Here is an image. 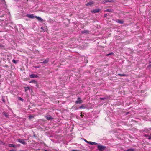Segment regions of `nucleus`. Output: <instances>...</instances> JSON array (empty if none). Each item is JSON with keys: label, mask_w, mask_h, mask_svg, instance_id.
Listing matches in <instances>:
<instances>
[{"label": "nucleus", "mask_w": 151, "mask_h": 151, "mask_svg": "<svg viewBox=\"0 0 151 151\" xmlns=\"http://www.w3.org/2000/svg\"><path fill=\"white\" fill-rule=\"evenodd\" d=\"M33 116H29V118L31 119V118H33Z\"/></svg>", "instance_id": "32"}, {"label": "nucleus", "mask_w": 151, "mask_h": 151, "mask_svg": "<svg viewBox=\"0 0 151 151\" xmlns=\"http://www.w3.org/2000/svg\"><path fill=\"white\" fill-rule=\"evenodd\" d=\"M106 3V0H104L102 2V4H104Z\"/></svg>", "instance_id": "24"}, {"label": "nucleus", "mask_w": 151, "mask_h": 151, "mask_svg": "<svg viewBox=\"0 0 151 151\" xmlns=\"http://www.w3.org/2000/svg\"><path fill=\"white\" fill-rule=\"evenodd\" d=\"M12 62L15 64H16L17 63V61H16L14 59H13L12 60Z\"/></svg>", "instance_id": "21"}, {"label": "nucleus", "mask_w": 151, "mask_h": 151, "mask_svg": "<svg viewBox=\"0 0 151 151\" xmlns=\"http://www.w3.org/2000/svg\"><path fill=\"white\" fill-rule=\"evenodd\" d=\"M107 99V97H105L104 98H100V99L101 100H104V99Z\"/></svg>", "instance_id": "23"}, {"label": "nucleus", "mask_w": 151, "mask_h": 151, "mask_svg": "<svg viewBox=\"0 0 151 151\" xmlns=\"http://www.w3.org/2000/svg\"><path fill=\"white\" fill-rule=\"evenodd\" d=\"M83 101L81 100V98L78 97L77 98V100L76 101L75 103L76 104H80L82 103Z\"/></svg>", "instance_id": "2"}, {"label": "nucleus", "mask_w": 151, "mask_h": 151, "mask_svg": "<svg viewBox=\"0 0 151 151\" xmlns=\"http://www.w3.org/2000/svg\"><path fill=\"white\" fill-rule=\"evenodd\" d=\"M1 129V128L0 127V129Z\"/></svg>", "instance_id": "41"}, {"label": "nucleus", "mask_w": 151, "mask_h": 151, "mask_svg": "<svg viewBox=\"0 0 151 151\" xmlns=\"http://www.w3.org/2000/svg\"><path fill=\"white\" fill-rule=\"evenodd\" d=\"M27 16L29 18H35V16H34L32 14H27Z\"/></svg>", "instance_id": "8"}, {"label": "nucleus", "mask_w": 151, "mask_h": 151, "mask_svg": "<svg viewBox=\"0 0 151 151\" xmlns=\"http://www.w3.org/2000/svg\"><path fill=\"white\" fill-rule=\"evenodd\" d=\"M93 1L89 2L86 4V6H91L93 4Z\"/></svg>", "instance_id": "12"}, {"label": "nucleus", "mask_w": 151, "mask_h": 151, "mask_svg": "<svg viewBox=\"0 0 151 151\" xmlns=\"http://www.w3.org/2000/svg\"><path fill=\"white\" fill-rule=\"evenodd\" d=\"M29 76L31 78H36L38 77V76L35 74H32L31 75H30Z\"/></svg>", "instance_id": "7"}, {"label": "nucleus", "mask_w": 151, "mask_h": 151, "mask_svg": "<svg viewBox=\"0 0 151 151\" xmlns=\"http://www.w3.org/2000/svg\"><path fill=\"white\" fill-rule=\"evenodd\" d=\"M107 16V14H104V17H106Z\"/></svg>", "instance_id": "31"}, {"label": "nucleus", "mask_w": 151, "mask_h": 151, "mask_svg": "<svg viewBox=\"0 0 151 151\" xmlns=\"http://www.w3.org/2000/svg\"><path fill=\"white\" fill-rule=\"evenodd\" d=\"M151 139V137H149L148 138L149 139Z\"/></svg>", "instance_id": "35"}, {"label": "nucleus", "mask_w": 151, "mask_h": 151, "mask_svg": "<svg viewBox=\"0 0 151 151\" xmlns=\"http://www.w3.org/2000/svg\"><path fill=\"white\" fill-rule=\"evenodd\" d=\"M98 150L99 151H103L106 148V147L102 145H98L97 146Z\"/></svg>", "instance_id": "1"}, {"label": "nucleus", "mask_w": 151, "mask_h": 151, "mask_svg": "<svg viewBox=\"0 0 151 151\" xmlns=\"http://www.w3.org/2000/svg\"><path fill=\"white\" fill-rule=\"evenodd\" d=\"M151 67V65H150L148 66V67Z\"/></svg>", "instance_id": "34"}, {"label": "nucleus", "mask_w": 151, "mask_h": 151, "mask_svg": "<svg viewBox=\"0 0 151 151\" xmlns=\"http://www.w3.org/2000/svg\"><path fill=\"white\" fill-rule=\"evenodd\" d=\"M49 61V59H47L45 60L43 62H41L40 63H43L44 64H47V63Z\"/></svg>", "instance_id": "9"}, {"label": "nucleus", "mask_w": 151, "mask_h": 151, "mask_svg": "<svg viewBox=\"0 0 151 151\" xmlns=\"http://www.w3.org/2000/svg\"><path fill=\"white\" fill-rule=\"evenodd\" d=\"M88 143L91 145H97L98 144L96 142H91V141H88Z\"/></svg>", "instance_id": "13"}, {"label": "nucleus", "mask_w": 151, "mask_h": 151, "mask_svg": "<svg viewBox=\"0 0 151 151\" xmlns=\"http://www.w3.org/2000/svg\"><path fill=\"white\" fill-rule=\"evenodd\" d=\"M3 46L0 43V48L3 47Z\"/></svg>", "instance_id": "27"}, {"label": "nucleus", "mask_w": 151, "mask_h": 151, "mask_svg": "<svg viewBox=\"0 0 151 151\" xmlns=\"http://www.w3.org/2000/svg\"><path fill=\"white\" fill-rule=\"evenodd\" d=\"M116 22L120 24H123L124 23V22L122 20H120L119 19H116Z\"/></svg>", "instance_id": "10"}, {"label": "nucleus", "mask_w": 151, "mask_h": 151, "mask_svg": "<svg viewBox=\"0 0 151 151\" xmlns=\"http://www.w3.org/2000/svg\"><path fill=\"white\" fill-rule=\"evenodd\" d=\"M26 89H25V91H26L27 90H29V88L28 87H26Z\"/></svg>", "instance_id": "29"}, {"label": "nucleus", "mask_w": 151, "mask_h": 151, "mask_svg": "<svg viewBox=\"0 0 151 151\" xmlns=\"http://www.w3.org/2000/svg\"><path fill=\"white\" fill-rule=\"evenodd\" d=\"M127 151H135L134 149H128L127 150Z\"/></svg>", "instance_id": "20"}, {"label": "nucleus", "mask_w": 151, "mask_h": 151, "mask_svg": "<svg viewBox=\"0 0 151 151\" xmlns=\"http://www.w3.org/2000/svg\"><path fill=\"white\" fill-rule=\"evenodd\" d=\"M105 12H112V10L111 9H108L104 10Z\"/></svg>", "instance_id": "19"}, {"label": "nucleus", "mask_w": 151, "mask_h": 151, "mask_svg": "<svg viewBox=\"0 0 151 151\" xmlns=\"http://www.w3.org/2000/svg\"><path fill=\"white\" fill-rule=\"evenodd\" d=\"M17 140L19 142L23 145H25L26 144V142L24 141V139H17Z\"/></svg>", "instance_id": "4"}, {"label": "nucleus", "mask_w": 151, "mask_h": 151, "mask_svg": "<svg viewBox=\"0 0 151 151\" xmlns=\"http://www.w3.org/2000/svg\"><path fill=\"white\" fill-rule=\"evenodd\" d=\"M84 106L83 105H82L81 106L79 107V108L81 109V108H84Z\"/></svg>", "instance_id": "25"}, {"label": "nucleus", "mask_w": 151, "mask_h": 151, "mask_svg": "<svg viewBox=\"0 0 151 151\" xmlns=\"http://www.w3.org/2000/svg\"><path fill=\"white\" fill-rule=\"evenodd\" d=\"M29 83H33L35 84V86L37 88H38L39 86V85L38 84L37 82L35 80H33L29 82Z\"/></svg>", "instance_id": "3"}, {"label": "nucleus", "mask_w": 151, "mask_h": 151, "mask_svg": "<svg viewBox=\"0 0 151 151\" xmlns=\"http://www.w3.org/2000/svg\"><path fill=\"white\" fill-rule=\"evenodd\" d=\"M72 151H79L78 150H73Z\"/></svg>", "instance_id": "30"}, {"label": "nucleus", "mask_w": 151, "mask_h": 151, "mask_svg": "<svg viewBox=\"0 0 151 151\" xmlns=\"http://www.w3.org/2000/svg\"><path fill=\"white\" fill-rule=\"evenodd\" d=\"M46 119L48 120H50L52 119L53 118L50 116H46Z\"/></svg>", "instance_id": "15"}, {"label": "nucleus", "mask_w": 151, "mask_h": 151, "mask_svg": "<svg viewBox=\"0 0 151 151\" xmlns=\"http://www.w3.org/2000/svg\"><path fill=\"white\" fill-rule=\"evenodd\" d=\"M44 151H50V150H44Z\"/></svg>", "instance_id": "36"}, {"label": "nucleus", "mask_w": 151, "mask_h": 151, "mask_svg": "<svg viewBox=\"0 0 151 151\" xmlns=\"http://www.w3.org/2000/svg\"><path fill=\"white\" fill-rule=\"evenodd\" d=\"M106 3H107V2H114V0H106Z\"/></svg>", "instance_id": "18"}, {"label": "nucleus", "mask_w": 151, "mask_h": 151, "mask_svg": "<svg viewBox=\"0 0 151 151\" xmlns=\"http://www.w3.org/2000/svg\"><path fill=\"white\" fill-rule=\"evenodd\" d=\"M89 32L88 30H84L82 31L81 32V33L82 34H84V33L88 34V33H89Z\"/></svg>", "instance_id": "11"}, {"label": "nucleus", "mask_w": 151, "mask_h": 151, "mask_svg": "<svg viewBox=\"0 0 151 151\" xmlns=\"http://www.w3.org/2000/svg\"><path fill=\"white\" fill-rule=\"evenodd\" d=\"M35 18H36L38 21H39L42 22L43 21V19L40 18V17L38 16H35Z\"/></svg>", "instance_id": "6"}, {"label": "nucleus", "mask_w": 151, "mask_h": 151, "mask_svg": "<svg viewBox=\"0 0 151 151\" xmlns=\"http://www.w3.org/2000/svg\"><path fill=\"white\" fill-rule=\"evenodd\" d=\"M3 114L4 115L5 117H8V115L7 113H5V112H3Z\"/></svg>", "instance_id": "17"}, {"label": "nucleus", "mask_w": 151, "mask_h": 151, "mask_svg": "<svg viewBox=\"0 0 151 151\" xmlns=\"http://www.w3.org/2000/svg\"><path fill=\"white\" fill-rule=\"evenodd\" d=\"M9 147H15L16 146L15 145L13 144H9Z\"/></svg>", "instance_id": "16"}, {"label": "nucleus", "mask_w": 151, "mask_h": 151, "mask_svg": "<svg viewBox=\"0 0 151 151\" xmlns=\"http://www.w3.org/2000/svg\"><path fill=\"white\" fill-rule=\"evenodd\" d=\"M41 29H42V27H41Z\"/></svg>", "instance_id": "39"}, {"label": "nucleus", "mask_w": 151, "mask_h": 151, "mask_svg": "<svg viewBox=\"0 0 151 151\" xmlns=\"http://www.w3.org/2000/svg\"><path fill=\"white\" fill-rule=\"evenodd\" d=\"M9 151H16L14 149H12V150H10Z\"/></svg>", "instance_id": "33"}, {"label": "nucleus", "mask_w": 151, "mask_h": 151, "mask_svg": "<svg viewBox=\"0 0 151 151\" xmlns=\"http://www.w3.org/2000/svg\"><path fill=\"white\" fill-rule=\"evenodd\" d=\"M117 75L118 76H128V75L127 74H122L120 73H118L117 74Z\"/></svg>", "instance_id": "14"}, {"label": "nucleus", "mask_w": 151, "mask_h": 151, "mask_svg": "<svg viewBox=\"0 0 151 151\" xmlns=\"http://www.w3.org/2000/svg\"><path fill=\"white\" fill-rule=\"evenodd\" d=\"M84 140L86 143H88V141H87V140H86V139H84Z\"/></svg>", "instance_id": "28"}, {"label": "nucleus", "mask_w": 151, "mask_h": 151, "mask_svg": "<svg viewBox=\"0 0 151 151\" xmlns=\"http://www.w3.org/2000/svg\"><path fill=\"white\" fill-rule=\"evenodd\" d=\"M100 9H93V10L91 11L92 13H98L100 11Z\"/></svg>", "instance_id": "5"}, {"label": "nucleus", "mask_w": 151, "mask_h": 151, "mask_svg": "<svg viewBox=\"0 0 151 151\" xmlns=\"http://www.w3.org/2000/svg\"><path fill=\"white\" fill-rule=\"evenodd\" d=\"M113 54V53H109V54H107V55H106V56H109V55H111Z\"/></svg>", "instance_id": "26"}, {"label": "nucleus", "mask_w": 151, "mask_h": 151, "mask_svg": "<svg viewBox=\"0 0 151 151\" xmlns=\"http://www.w3.org/2000/svg\"><path fill=\"white\" fill-rule=\"evenodd\" d=\"M18 99L19 100H21V101H23V100H24L22 98H21L20 97H18Z\"/></svg>", "instance_id": "22"}, {"label": "nucleus", "mask_w": 151, "mask_h": 151, "mask_svg": "<svg viewBox=\"0 0 151 151\" xmlns=\"http://www.w3.org/2000/svg\"><path fill=\"white\" fill-rule=\"evenodd\" d=\"M20 151H27V150H21Z\"/></svg>", "instance_id": "37"}, {"label": "nucleus", "mask_w": 151, "mask_h": 151, "mask_svg": "<svg viewBox=\"0 0 151 151\" xmlns=\"http://www.w3.org/2000/svg\"><path fill=\"white\" fill-rule=\"evenodd\" d=\"M83 116V115H81V116Z\"/></svg>", "instance_id": "40"}, {"label": "nucleus", "mask_w": 151, "mask_h": 151, "mask_svg": "<svg viewBox=\"0 0 151 151\" xmlns=\"http://www.w3.org/2000/svg\"><path fill=\"white\" fill-rule=\"evenodd\" d=\"M3 101L4 102L5 101V100H3Z\"/></svg>", "instance_id": "38"}]
</instances>
